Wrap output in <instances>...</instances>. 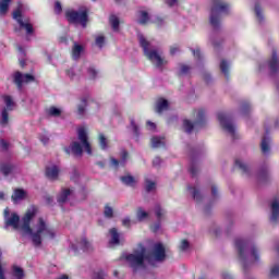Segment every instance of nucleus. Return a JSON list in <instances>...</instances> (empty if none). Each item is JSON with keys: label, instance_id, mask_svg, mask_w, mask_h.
I'll return each instance as SVG.
<instances>
[{"label": "nucleus", "instance_id": "nucleus-7", "mask_svg": "<svg viewBox=\"0 0 279 279\" xmlns=\"http://www.w3.org/2000/svg\"><path fill=\"white\" fill-rule=\"evenodd\" d=\"M13 19L20 25L21 29H25L27 36L34 34V25L28 17H23V4H19L17 10L13 12Z\"/></svg>", "mask_w": 279, "mask_h": 279}, {"label": "nucleus", "instance_id": "nucleus-47", "mask_svg": "<svg viewBox=\"0 0 279 279\" xmlns=\"http://www.w3.org/2000/svg\"><path fill=\"white\" fill-rule=\"evenodd\" d=\"M198 171H199V166H197L196 163H192L190 167V173H192V175H197Z\"/></svg>", "mask_w": 279, "mask_h": 279}, {"label": "nucleus", "instance_id": "nucleus-13", "mask_svg": "<svg viewBox=\"0 0 279 279\" xmlns=\"http://www.w3.org/2000/svg\"><path fill=\"white\" fill-rule=\"evenodd\" d=\"M72 250H74V252H77L78 250H82L83 252H93V243L86 238H81L74 245H72Z\"/></svg>", "mask_w": 279, "mask_h": 279}, {"label": "nucleus", "instance_id": "nucleus-44", "mask_svg": "<svg viewBox=\"0 0 279 279\" xmlns=\"http://www.w3.org/2000/svg\"><path fill=\"white\" fill-rule=\"evenodd\" d=\"M190 247H191V244L189 243L187 240H182L179 245L180 252H189Z\"/></svg>", "mask_w": 279, "mask_h": 279}, {"label": "nucleus", "instance_id": "nucleus-9", "mask_svg": "<svg viewBox=\"0 0 279 279\" xmlns=\"http://www.w3.org/2000/svg\"><path fill=\"white\" fill-rule=\"evenodd\" d=\"M206 112L204 111V109H196L193 111V117L195 119V123L193 124V122H191L190 120H183V130L184 132H186L187 134H191L193 132V130H195V128H198L199 125H202V123H204V117H205Z\"/></svg>", "mask_w": 279, "mask_h": 279}, {"label": "nucleus", "instance_id": "nucleus-55", "mask_svg": "<svg viewBox=\"0 0 279 279\" xmlns=\"http://www.w3.org/2000/svg\"><path fill=\"white\" fill-rule=\"evenodd\" d=\"M146 125H147V129L150 130L151 132H154V130H156V123H154L151 121H147Z\"/></svg>", "mask_w": 279, "mask_h": 279}, {"label": "nucleus", "instance_id": "nucleus-48", "mask_svg": "<svg viewBox=\"0 0 279 279\" xmlns=\"http://www.w3.org/2000/svg\"><path fill=\"white\" fill-rule=\"evenodd\" d=\"M191 71V66L182 64L180 66V73L181 75H186Z\"/></svg>", "mask_w": 279, "mask_h": 279}, {"label": "nucleus", "instance_id": "nucleus-46", "mask_svg": "<svg viewBox=\"0 0 279 279\" xmlns=\"http://www.w3.org/2000/svg\"><path fill=\"white\" fill-rule=\"evenodd\" d=\"M77 112L82 117L86 112V100H83L77 107Z\"/></svg>", "mask_w": 279, "mask_h": 279}, {"label": "nucleus", "instance_id": "nucleus-43", "mask_svg": "<svg viewBox=\"0 0 279 279\" xmlns=\"http://www.w3.org/2000/svg\"><path fill=\"white\" fill-rule=\"evenodd\" d=\"M104 215L105 217H107V219H112V217L114 216V210L112 209V207H110V205L105 206Z\"/></svg>", "mask_w": 279, "mask_h": 279}, {"label": "nucleus", "instance_id": "nucleus-2", "mask_svg": "<svg viewBox=\"0 0 279 279\" xmlns=\"http://www.w3.org/2000/svg\"><path fill=\"white\" fill-rule=\"evenodd\" d=\"M125 260L133 271H141V269H145V260L153 267L165 263L167 260V250L165 245L157 243L147 254L145 246L140 245L133 253L126 255Z\"/></svg>", "mask_w": 279, "mask_h": 279}, {"label": "nucleus", "instance_id": "nucleus-39", "mask_svg": "<svg viewBox=\"0 0 279 279\" xmlns=\"http://www.w3.org/2000/svg\"><path fill=\"white\" fill-rule=\"evenodd\" d=\"M95 45L96 47H99V49H102L104 45H106V37L104 35H96Z\"/></svg>", "mask_w": 279, "mask_h": 279}, {"label": "nucleus", "instance_id": "nucleus-42", "mask_svg": "<svg viewBox=\"0 0 279 279\" xmlns=\"http://www.w3.org/2000/svg\"><path fill=\"white\" fill-rule=\"evenodd\" d=\"M279 277V263L272 265L269 272V278H278Z\"/></svg>", "mask_w": 279, "mask_h": 279}, {"label": "nucleus", "instance_id": "nucleus-62", "mask_svg": "<svg viewBox=\"0 0 279 279\" xmlns=\"http://www.w3.org/2000/svg\"><path fill=\"white\" fill-rule=\"evenodd\" d=\"M222 279H233V278H232V275H230V272L225 271L222 272Z\"/></svg>", "mask_w": 279, "mask_h": 279}, {"label": "nucleus", "instance_id": "nucleus-34", "mask_svg": "<svg viewBox=\"0 0 279 279\" xmlns=\"http://www.w3.org/2000/svg\"><path fill=\"white\" fill-rule=\"evenodd\" d=\"M255 16H256L258 23L265 22V15L263 14V9L260 8L259 4H255Z\"/></svg>", "mask_w": 279, "mask_h": 279}, {"label": "nucleus", "instance_id": "nucleus-41", "mask_svg": "<svg viewBox=\"0 0 279 279\" xmlns=\"http://www.w3.org/2000/svg\"><path fill=\"white\" fill-rule=\"evenodd\" d=\"M154 210L158 221H160V219H162L166 215V211L162 209V207H160V205H156Z\"/></svg>", "mask_w": 279, "mask_h": 279}, {"label": "nucleus", "instance_id": "nucleus-61", "mask_svg": "<svg viewBox=\"0 0 279 279\" xmlns=\"http://www.w3.org/2000/svg\"><path fill=\"white\" fill-rule=\"evenodd\" d=\"M0 148L8 149V142H5V140H0Z\"/></svg>", "mask_w": 279, "mask_h": 279}, {"label": "nucleus", "instance_id": "nucleus-10", "mask_svg": "<svg viewBox=\"0 0 279 279\" xmlns=\"http://www.w3.org/2000/svg\"><path fill=\"white\" fill-rule=\"evenodd\" d=\"M4 215V229L13 228V230H21V217L16 213H10V208H5L3 211Z\"/></svg>", "mask_w": 279, "mask_h": 279}, {"label": "nucleus", "instance_id": "nucleus-58", "mask_svg": "<svg viewBox=\"0 0 279 279\" xmlns=\"http://www.w3.org/2000/svg\"><path fill=\"white\" fill-rule=\"evenodd\" d=\"M39 138H40V142L44 145H47L49 143V136L48 135H41Z\"/></svg>", "mask_w": 279, "mask_h": 279}, {"label": "nucleus", "instance_id": "nucleus-50", "mask_svg": "<svg viewBox=\"0 0 279 279\" xmlns=\"http://www.w3.org/2000/svg\"><path fill=\"white\" fill-rule=\"evenodd\" d=\"M54 12H56V14H61L62 13V3H60V1H57L54 3Z\"/></svg>", "mask_w": 279, "mask_h": 279}, {"label": "nucleus", "instance_id": "nucleus-33", "mask_svg": "<svg viewBox=\"0 0 279 279\" xmlns=\"http://www.w3.org/2000/svg\"><path fill=\"white\" fill-rule=\"evenodd\" d=\"M187 191L191 193L192 197L196 202H202V195L199 194V190L195 186H189Z\"/></svg>", "mask_w": 279, "mask_h": 279}, {"label": "nucleus", "instance_id": "nucleus-51", "mask_svg": "<svg viewBox=\"0 0 279 279\" xmlns=\"http://www.w3.org/2000/svg\"><path fill=\"white\" fill-rule=\"evenodd\" d=\"M241 112H242V114H247V112H250V104L248 102H244L242 105Z\"/></svg>", "mask_w": 279, "mask_h": 279}, {"label": "nucleus", "instance_id": "nucleus-3", "mask_svg": "<svg viewBox=\"0 0 279 279\" xmlns=\"http://www.w3.org/2000/svg\"><path fill=\"white\" fill-rule=\"evenodd\" d=\"M137 38L143 48L144 56L151 62V64H154V66H156V69H162V66L167 65L165 54H162L160 50L154 48L151 43H149L143 34H138Z\"/></svg>", "mask_w": 279, "mask_h": 279}, {"label": "nucleus", "instance_id": "nucleus-49", "mask_svg": "<svg viewBox=\"0 0 279 279\" xmlns=\"http://www.w3.org/2000/svg\"><path fill=\"white\" fill-rule=\"evenodd\" d=\"M131 129L134 132V134L138 135V124H136L134 119L131 120Z\"/></svg>", "mask_w": 279, "mask_h": 279}, {"label": "nucleus", "instance_id": "nucleus-22", "mask_svg": "<svg viewBox=\"0 0 279 279\" xmlns=\"http://www.w3.org/2000/svg\"><path fill=\"white\" fill-rule=\"evenodd\" d=\"M82 53H84V46L74 43L72 47V58L73 60H80L82 58Z\"/></svg>", "mask_w": 279, "mask_h": 279}, {"label": "nucleus", "instance_id": "nucleus-19", "mask_svg": "<svg viewBox=\"0 0 279 279\" xmlns=\"http://www.w3.org/2000/svg\"><path fill=\"white\" fill-rule=\"evenodd\" d=\"M234 166L240 169V171L244 174V175H250V165H247V162H245V160H243L242 158H236L234 161Z\"/></svg>", "mask_w": 279, "mask_h": 279}, {"label": "nucleus", "instance_id": "nucleus-29", "mask_svg": "<svg viewBox=\"0 0 279 279\" xmlns=\"http://www.w3.org/2000/svg\"><path fill=\"white\" fill-rule=\"evenodd\" d=\"M71 195H73V190H63L58 196L59 204H64Z\"/></svg>", "mask_w": 279, "mask_h": 279}, {"label": "nucleus", "instance_id": "nucleus-31", "mask_svg": "<svg viewBox=\"0 0 279 279\" xmlns=\"http://www.w3.org/2000/svg\"><path fill=\"white\" fill-rule=\"evenodd\" d=\"M11 3H12V0H0V14L2 16L8 14V10Z\"/></svg>", "mask_w": 279, "mask_h": 279}, {"label": "nucleus", "instance_id": "nucleus-60", "mask_svg": "<svg viewBox=\"0 0 279 279\" xmlns=\"http://www.w3.org/2000/svg\"><path fill=\"white\" fill-rule=\"evenodd\" d=\"M211 195L213 197H219L218 190L215 185H211Z\"/></svg>", "mask_w": 279, "mask_h": 279}, {"label": "nucleus", "instance_id": "nucleus-21", "mask_svg": "<svg viewBox=\"0 0 279 279\" xmlns=\"http://www.w3.org/2000/svg\"><path fill=\"white\" fill-rule=\"evenodd\" d=\"M26 197H27V192H25V190L23 189L14 190L11 196L12 202H14V204H19V202H23V199H25Z\"/></svg>", "mask_w": 279, "mask_h": 279}, {"label": "nucleus", "instance_id": "nucleus-32", "mask_svg": "<svg viewBox=\"0 0 279 279\" xmlns=\"http://www.w3.org/2000/svg\"><path fill=\"white\" fill-rule=\"evenodd\" d=\"M220 71L223 73L225 77L230 76V63L226 60H222L220 62Z\"/></svg>", "mask_w": 279, "mask_h": 279}, {"label": "nucleus", "instance_id": "nucleus-57", "mask_svg": "<svg viewBox=\"0 0 279 279\" xmlns=\"http://www.w3.org/2000/svg\"><path fill=\"white\" fill-rule=\"evenodd\" d=\"M178 52H180V47H178V46H172V47L170 48V53H171V56H175V53H178Z\"/></svg>", "mask_w": 279, "mask_h": 279}, {"label": "nucleus", "instance_id": "nucleus-28", "mask_svg": "<svg viewBox=\"0 0 279 279\" xmlns=\"http://www.w3.org/2000/svg\"><path fill=\"white\" fill-rule=\"evenodd\" d=\"M12 279H23L25 278V271L23 270V268L19 267V266H13L12 267Z\"/></svg>", "mask_w": 279, "mask_h": 279}, {"label": "nucleus", "instance_id": "nucleus-5", "mask_svg": "<svg viewBox=\"0 0 279 279\" xmlns=\"http://www.w3.org/2000/svg\"><path fill=\"white\" fill-rule=\"evenodd\" d=\"M77 138L78 142H72L70 149L74 156H82L84 151L88 154V156H93V146L90 145V141H88V129L85 126H81L77 130Z\"/></svg>", "mask_w": 279, "mask_h": 279}, {"label": "nucleus", "instance_id": "nucleus-54", "mask_svg": "<svg viewBox=\"0 0 279 279\" xmlns=\"http://www.w3.org/2000/svg\"><path fill=\"white\" fill-rule=\"evenodd\" d=\"M66 75H68V77H70V80H75V77H76L75 71H73V69L68 70Z\"/></svg>", "mask_w": 279, "mask_h": 279}, {"label": "nucleus", "instance_id": "nucleus-11", "mask_svg": "<svg viewBox=\"0 0 279 279\" xmlns=\"http://www.w3.org/2000/svg\"><path fill=\"white\" fill-rule=\"evenodd\" d=\"M217 117L222 130H225V132H227L231 138H234V136H236V126H234V123H232L230 117L225 112L218 113Z\"/></svg>", "mask_w": 279, "mask_h": 279}, {"label": "nucleus", "instance_id": "nucleus-4", "mask_svg": "<svg viewBox=\"0 0 279 279\" xmlns=\"http://www.w3.org/2000/svg\"><path fill=\"white\" fill-rule=\"evenodd\" d=\"M235 247L238 250L240 260L243 265H245L246 260L254 262V263H257V260H260V255L258 254V247L255 244H252L243 239H236Z\"/></svg>", "mask_w": 279, "mask_h": 279}, {"label": "nucleus", "instance_id": "nucleus-38", "mask_svg": "<svg viewBox=\"0 0 279 279\" xmlns=\"http://www.w3.org/2000/svg\"><path fill=\"white\" fill-rule=\"evenodd\" d=\"M137 221H145L149 217V213L145 211L143 208H138L136 211Z\"/></svg>", "mask_w": 279, "mask_h": 279}, {"label": "nucleus", "instance_id": "nucleus-64", "mask_svg": "<svg viewBox=\"0 0 279 279\" xmlns=\"http://www.w3.org/2000/svg\"><path fill=\"white\" fill-rule=\"evenodd\" d=\"M193 53L195 58H198V60L199 58H202V52L199 51V49L194 50Z\"/></svg>", "mask_w": 279, "mask_h": 279}, {"label": "nucleus", "instance_id": "nucleus-16", "mask_svg": "<svg viewBox=\"0 0 279 279\" xmlns=\"http://www.w3.org/2000/svg\"><path fill=\"white\" fill-rule=\"evenodd\" d=\"M267 66L271 71V73H276V71L279 70V60L276 50L272 51V54L267 62Z\"/></svg>", "mask_w": 279, "mask_h": 279}, {"label": "nucleus", "instance_id": "nucleus-35", "mask_svg": "<svg viewBox=\"0 0 279 279\" xmlns=\"http://www.w3.org/2000/svg\"><path fill=\"white\" fill-rule=\"evenodd\" d=\"M3 101L5 104V110H14V100L12 99V96H3Z\"/></svg>", "mask_w": 279, "mask_h": 279}, {"label": "nucleus", "instance_id": "nucleus-8", "mask_svg": "<svg viewBox=\"0 0 279 279\" xmlns=\"http://www.w3.org/2000/svg\"><path fill=\"white\" fill-rule=\"evenodd\" d=\"M65 16L70 23H81L82 27H86V23H88V11L86 8L80 11L70 9L65 12Z\"/></svg>", "mask_w": 279, "mask_h": 279}, {"label": "nucleus", "instance_id": "nucleus-63", "mask_svg": "<svg viewBox=\"0 0 279 279\" xmlns=\"http://www.w3.org/2000/svg\"><path fill=\"white\" fill-rule=\"evenodd\" d=\"M151 230H153V232H158L160 230V223H156V225L151 226Z\"/></svg>", "mask_w": 279, "mask_h": 279}, {"label": "nucleus", "instance_id": "nucleus-20", "mask_svg": "<svg viewBox=\"0 0 279 279\" xmlns=\"http://www.w3.org/2000/svg\"><path fill=\"white\" fill-rule=\"evenodd\" d=\"M46 175L48 180H56L60 175V168L56 165L48 166L46 168Z\"/></svg>", "mask_w": 279, "mask_h": 279}, {"label": "nucleus", "instance_id": "nucleus-6", "mask_svg": "<svg viewBox=\"0 0 279 279\" xmlns=\"http://www.w3.org/2000/svg\"><path fill=\"white\" fill-rule=\"evenodd\" d=\"M230 11V4L226 3L223 0H214L210 12V25L217 29L221 25L220 16L221 14H228Z\"/></svg>", "mask_w": 279, "mask_h": 279}, {"label": "nucleus", "instance_id": "nucleus-30", "mask_svg": "<svg viewBox=\"0 0 279 279\" xmlns=\"http://www.w3.org/2000/svg\"><path fill=\"white\" fill-rule=\"evenodd\" d=\"M151 147H154V149H158V147H165V137L154 136L151 138Z\"/></svg>", "mask_w": 279, "mask_h": 279}, {"label": "nucleus", "instance_id": "nucleus-15", "mask_svg": "<svg viewBox=\"0 0 279 279\" xmlns=\"http://www.w3.org/2000/svg\"><path fill=\"white\" fill-rule=\"evenodd\" d=\"M279 219V198H274L270 202V221L272 223H278Z\"/></svg>", "mask_w": 279, "mask_h": 279}, {"label": "nucleus", "instance_id": "nucleus-18", "mask_svg": "<svg viewBox=\"0 0 279 279\" xmlns=\"http://www.w3.org/2000/svg\"><path fill=\"white\" fill-rule=\"evenodd\" d=\"M128 151L122 150L120 155V161L114 158H111V167H113L114 169L119 168V165L120 167H124L125 162H128Z\"/></svg>", "mask_w": 279, "mask_h": 279}, {"label": "nucleus", "instance_id": "nucleus-37", "mask_svg": "<svg viewBox=\"0 0 279 279\" xmlns=\"http://www.w3.org/2000/svg\"><path fill=\"white\" fill-rule=\"evenodd\" d=\"M109 23H110L113 32H119L120 22H119V17H117V15H111L109 19Z\"/></svg>", "mask_w": 279, "mask_h": 279}, {"label": "nucleus", "instance_id": "nucleus-14", "mask_svg": "<svg viewBox=\"0 0 279 279\" xmlns=\"http://www.w3.org/2000/svg\"><path fill=\"white\" fill-rule=\"evenodd\" d=\"M29 82H34V75L32 74H22L21 72H16L14 74V83L17 88H22L23 84H27Z\"/></svg>", "mask_w": 279, "mask_h": 279}, {"label": "nucleus", "instance_id": "nucleus-59", "mask_svg": "<svg viewBox=\"0 0 279 279\" xmlns=\"http://www.w3.org/2000/svg\"><path fill=\"white\" fill-rule=\"evenodd\" d=\"M166 4L169 5V8H173V5H178V0H166Z\"/></svg>", "mask_w": 279, "mask_h": 279}, {"label": "nucleus", "instance_id": "nucleus-52", "mask_svg": "<svg viewBox=\"0 0 279 279\" xmlns=\"http://www.w3.org/2000/svg\"><path fill=\"white\" fill-rule=\"evenodd\" d=\"M88 75L92 80H95L97 77V70H95V68H89Z\"/></svg>", "mask_w": 279, "mask_h": 279}, {"label": "nucleus", "instance_id": "nucleus-17", "mask_svg": "<svg viewBox=\"0 0 279 279\" xmlns=\"http://www.w3.org/2000/svg\"><path fill=\"white\" fill-rule=\"evenodd\" d=\"M167 110H169V100L165 98L157 99L155 105V112H157V114H162V112Z\"/></svg>", "mask_w": 279, "mask_h": 279}, {"label": "nucleus", "instance_id": "nucleus-12", "mask_svg": "<svg viewBox=\"0 0 279 279\" xmlns=\"http://www.w3.org/2000/svg\"><path fill=\"white\" fill-rule=\"evenodd\" d=\"M110 239L109 245L110 247H117V245H123L125 242V238H123V233H120L117 228H112L109 230Z\"/></svg>", "mask_w": 279, "mask_h": 279}, {"label": "nucleus", "instance_id": "nucleus-56", "mask_svg": "<svg viewBox=\"0 0 279 279\" xmlns=\"http://www.w3.org/2000/svg\"><path fill=\"white\" fill-rule=\"evenodd\" d=\"M161 162H162V159H160V157H155L153 160L154 167H160Z\"/></svg>", "mask_w": 279, "mask_h": 279}, {"label": "nucleus", "instance_id": "nucleus-27", "mask_svg": "<svg viewBox=\"0 0 279 279\" xmlns=\"http://www.w3.org/2000/svg\"><path fill=\"white\" fill-rule=\"evenodd\" d=\"M137 23H140V25H147V23H149V13H147V11H140Z\"/></svg>", "mask_w": 279, "mask_h": 279}, {"label": "nucleus", "instance_id": "nucleus-45", "mask_svg": "<svg viewBox=\"0 0 279 279\" xmlns=\"http://www.w3.org/2000/svg\"><path fill=\"white\" fill-rule=\"evenodd\" d=\"M48 114H50V117H60V114H62V110L56 107H50L48 110Z\"/></svg>", "mask_w": 279, "mask_h": 279}, {"label": "nucleus", "instance_id": "nucleus-26", "mask_svg": "<svg viewBox=\"0 0 279 279\" xmlns=\"http://www.w3.org/2000/svg\"><path fill=\"white\" fill-rule=\"evenodd\" d=\"M0 171L4 175H10V173H12L14 171V166L10 162H1L0 163Z\"/></svg>", "mask_w": 279, "mask_h": 279}, {"label": "nucleus", "instance_id": "nucleus-36", "mask_svg": "<svg viewBox=\"0 0 279 279\" xmlns=\"http://www.w3.org/2000/svg\"><path fill=\"white\" fill-rule=\"evenodd\" d=\"M121 182H123V184H126V186H134V184H136V179H134V177L132 175H124L121 177Z\"/></svg>", "mask_w": 279, "mask_h": 279}, {"label": "nucleus", "instance_id": "nucleus-1", "mask_svg": "<svg viewBox=\"0 0 279 279\" xmlns=\"http://www.w3.org/2000/svg\"><path fill=\"white\" fill-rule=\"evenodd\" d=\"M38 215V207L32 205L27 208L24 217L22 218L21 230L23 234L31 235L32 242L36 247L43 245V240L50 241L51 239H56V230L49 227V223L45 221V219L39 218L37 223L32 229L31 223L32 219Z\"/></svg>", "mask_w": 279, "mask_h": 279}, {"label": "nucleus", "instance_id": "nucleus-24", "mask_svg": "<svg viewBox=\"0 0 279 279\" xmlns=\"http://www.w3.org/2000/svg\"><path fill=\"white\" fill-rule=\"evenodd\" d=\"M98 143L100 149H102L104 151L110 149V141L108 140V137H106V135H104V133H100L98 135Z\"/></svg>", "mask_w": 279, "mask_h": 279}, {"label": "nucleus", "instance_id": "nucleus-40", "mask_svg": "<svg viewBox=\"0 0 279 279\" xmlns=\"http://www.w3.org/2000/svg\"><path fill=\"white\" fill-rule=\"evenodd\" d=\"M145 189L147 191V193H151V191H156V182L146 179L145 180Z\"/></svg>", "mask_w": 279, "mask_h": 279}, {"label": "nucleus", "instance_id": "nucleus-23", "mask_svg": "<svg viewBox=\"0 0 279 279\" xmlns=\"http://www.w3.org/2000/svg\"><path fill=\"white\" fill-rule=\"evenodd\" d=\"M262 153L264 155L269 154V151H271V138L269 136H264L262 140Z\"/></svg>", "mask_w": 279, "mask_h": 279}, {"label": "nucleus", "instance_id": "nucleus-25", "mask_svg": "<svg viewBox=\"0 0 279 279\" xmlns=\"http://www.w3.org/2000/svg\"><path fill=\"white\" fill-rule=\"evenodd\" d=\"M10 124V113H8V109H2L1 116H0V125L2 128H8Z\"/></svg>", "mask_w": 279, "mask_h": 279}, {"label": "nucleus", "instance_id": "nucleus-53", "mask_svg": "<svg viewBox=\"0 0 279 279\" xmlns=\"http://www.w3.org/2000/svg\"><path fill=\"white\" fill-rule=\"evenodd\" d=\"M131 223L132 220H130V218L126 217L122 219V226H124L125 228H130Z\"/></svg>", "mask_w": 279, "mask_h": 279}]
</instances>
